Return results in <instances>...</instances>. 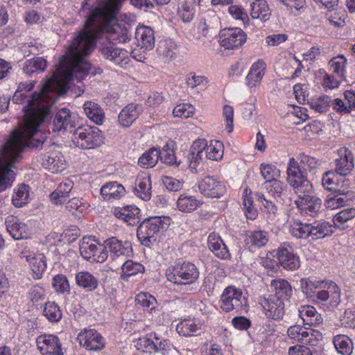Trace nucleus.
<instances>
[{
	"label": "nucleus",
	"mask_w": 355,
	"mask_h": 355,
	"mask_svg": "<svg viewBox=\"0 0 355 355\" xmlns=\"http://www.w3.org/2000/svg\"><path fill=\"white\" fill-rule=\"evenodd\" d=\"M122 0H103L92 10L85 21L84 28L71 41L65 55L64 64L67 61L70 70L67 71V80L71 78L82 80L87 75H95L96 71L85 56L94 49L101 33L107 34L105 40L113 43H125L130 40L129 31L125 24L112 23L120 8Z\"/></svg>",
	"instance_id": "nucleus-1"
},
{
	"label": "nucleus",
	"mask_w": 355,
	"mask_h": 355,
	"mask_svg": "<svg viewBox=\"0 0 355 355\" xmlns=\"http://www.w3.org/2000/svg\"><path fill=\"white\" fill-rule=\"evenodd\" d=\"M69 69L67 61L64 64L62 55L58 71L46 82L40 93L34 92L31 96H28L25 92L17 89L12 96V102L17 104L27 103L23 107L24 123L20 129L12 133L1 150L10 155L12 159H19L25 146L37 148L43 143L37 139V144H35L34 137L37 134L40 125L49 115L53 98L64 86L73 79H66L67 71Z\"/></svg>",
	"instance_id": "nucleus-2"
},
{
	"label": "nucleus",
	"mask_w": 355,
	"mask_h": 355,
	"mask_svg": "<svg viewBox=\"0 0 355 355\" xmlns=\"http://www.w3.org/2000/svg\"><path fill=\"white\" fill-rule=\"evenodd\" d=\"M300 283L302 292L313 301L319 302L330 300L331 303L334 304H338L340 301L339 288L334 282L302 279Z\"/></svg>",
	"instance_id": "nucleus-3"
},
{
	"label": "nucleus",
	"mask_w": 355,
	"mask_h": 355,
	"mask_svg": "<svg viewBox=\"0 0 355 355\" xmlns=\"http://www.w3.org/2000/svg\"><path fill=\"white\" fill-rule=\"evenodd\" d=\"M290 232L297 239H305L311 236L313 239H318L330 236L333 231L331 225L326 221L314 222L312 224L303 223L299 220L291 221Z\"/></svg>",
	"instance_id": "nucleus-4"
},
{
	"label": "nucleus",
	"mask_w": 355,
	"mask_h": 355,
	"mask_svg": "<svg viewBox=\"0 0 355 355\" xmlns=\"http://www.w3.org/2000/svg\"><path fill=\"white\" fill-rule=\"evenodd\" d=\"M73 145L82 149H93L103 143L101 131L95 126H79L72 132Z\"/></svg>",
	"instance_id": "nucleus-5"
},
{
	"label": "nucleus",
	"mask_w": 355,
	"mask_h": 355,
	"mask_svg": "<svg viewBox=\"0 0 355 355\" xmlns=\"http://www.w3.org/2000/svg\"><path fill=\"white\" fill-rule=\"evenodd\" d=\"M286 173L287 182L297 195L309 193L311 190L312 184L307 179L306 171L300 168L299 163L293 157L289 159Z\"/></svg>",
	"instance_id": "nucleus-6"
},
{
	"label": "nucleus",
	"mask_w": 355,
	"mask_h": 355,
	"mask_svg": "<svg viewBox=\"0 0 355 355\" xmlns=\"http://www.w3.org/2000/svg\"><path fill=\"white\" fill-rule=\"evenodd\" d=\"M168 279L177 284H191L197 281L199 271L192 263L183 262L173 266L172 272L167 271Z\"/></svg>",
	"instance_id": "nucleus-7"
},
{
	"label": "nucleus",
	"mask_w": 355,
	"mask_h": 355,
	"mask_svg": "<svg viewBox=\"0 0 355 355\" xmlns=\"http://www.w3.org/2000/svg\"><path fill=\"white\" fill-rule=\"evenodd\" d=\"M220 308L225 312L235 310L238 313L248 306V300L241 290L232 286H228L224 290L220 297Z\"/></svg>",
	"instance_id": "nucleus-8"
},
{
	"label": "nucleus",
	"mask_w": 355,
	"mask_h": 355,
	"mask_svg": "<svg viewBox=\"0 0 355 355\" xmlns=\"http://www.w3.org/2000/svg\"><path fill=\"white\" fill-rule=\"evenodd\" d=\"M167 224L160 217L145 219L137 228V237L143 245H149L151 242L156 241V235Z\"/></svg>",
	"instance_id": "nucleus-9"
},
{
	"label": "nucleus",
	"mask_w": 355,
	"mask_h": 355,
	"mask_svg": "<svg viewBox=\"0 0 355 355\" xmlns=\"http://www.w3.org/2000/svg\"><path fill=\"white\" fill-rule=\"evenodd\" d=\"M104 248L110 251V258L116 265H121L132 254V244L128 241H123L116 237H111L104 242Z\"/></svg>",
	"instance_id": "nucleus-10"
},
{
	"label": "nucleus",
	"mask_w": 355,
	"mask_h": 355,
	"mask_svg": "<svg viewBox=\"0 0 355 355\" xmlns=\"http://www.w3.org/2000/svg\"><path fill=\"white\" fill-rule=\"evenodd\" d=\"M81 256L87 259H92L97 263L104 262L108 257V251L104 246H97L94 242L91 241L90 238L84 237L80 243L79 248Z\"/></svg>",
	"instance_id": "nucleus-11"
},
{
	"label": "nucleus",
	"mask_w": 355,
	"mask_h": 355,
	"mask_svg": "<svg viewBox=\"0 0 355 355\" xmlns=\"http://www.w3.org/2000/svg\"><path fill=\"white\" fill-rule=\"evenodd\" d=\"M298 199L295 203L298 209L302 210L303 214L311 217L315 216L321 209L322 200L313 196V188L309 193L297 194Z\"/></svg>",
	"instance_id": "nucleus-12"
},
{
	"label": "nucleus",
	"mask_w": 355,
	"mask_h": 355,
	"mask_svg": "<svg viewBox=\"0 0 355 355\" xmlns=\"http://www.w3.org/2000/svg\"><path fill=\"white\" fill-rule=\"evenodd\" d=\"M259 304L264 310L266 315L272 320L282 319L285 313V302L277 298V296L261 297Z\"/></svg>",
	"instance_id": "nucleus-13"
},
{
	"label": "nucleus",
	"mask_w": 355,
	"mask_h": 355,
	"mask_svg": "<svg viewBox=\"0 0 355 355\" xmlns=\"http://www.w3.org/2000/svg\"><path fill=\"white\" fill-rule=\"evenodd\" d=\"M36 343L42 355H64L62 343L55 335H40L37 337Z\"/></svg>",
	"instance_id": "nucleus-14"
},
{
	"label": "nucleus",
	"mask_w": 355,
	"mask_h": 355,
	"mask_svg": "<svg viewBox=\"0 0 355 355\" xmlns=\"http://www.w3.org/2000/svg\"><path fill=\"white\" fill-rule=\"evenodd\" d=\"M220 43L226 49H234L241 46L246 41L245 33L239 28L224 29L220 35Z\"/></svg>",
	"instance_id": "nucleus-15"
},
{
	"label": "nucleus",
	"mask_w": 355,
	"mask_h": 355,
	"mask_svg": "<svg viewBox=\"0 0 355 355\" xmlns=\"http://www.w3.org/2000/svg\"><path fill=\"white\" fill-rule=\"evenodd\" d=\"M17 161L10 155L0 151V191L5 190L14 180L15 173L11 168Z\"/></svg>",
	"instance_id": "nucleus-16"
},
{
	"label": "nucleus",
	"mask_w": 355,
	"mask_h": 355,
	"mask_svg": "<svg viewBox=\"0 0 355 355\" xmlns=\"http://www.w3.org/2000/svg\"><path fill=\"white\" fill-rule=\"evenodd\" d=\"M354 202L355 192L349 190L348 187H345L329 194L324 202V205L328 209H335Z\"/></svg>",
	"instance_id": "nucleus-17"
},
{
	"label": "nucleus",
	"mask_w": 355,
	"mask_h": 355,
	"mask_svg": "<svg viewBox=\"0 0 355 355\" xmlns=\"http://www.w3.org/2000/svg\"><path fill=\"white\" fill-rule=\"evenodd\" d=\"M80 346L87 350H101L105 347L103 336L95 329H84L77 337Z\"/></svg>",
	"instance_id": "nucleus-18"
},
{
	"label": "nucleus",
	"mask_w": 355,
	"mask_h": 355,
	"mask_svg": "<svg viewBox=\"0 0 355 355\" xmlns=\"http://www.w3.org/2000/svg\"><path fill=\"white\" fill-rule=\"evenodd\" d=\"M100 52L104 59L115 64H121L128 58V51L118 48L116 44L109 40L103 39L101 42Z\"/></svg>",
	"instance_id": "nucleus-19"
},
{
	"label": "nucleus",
	"mask_w": 355,
	"mask_h": 355,
	"mask_svg": "<svg viewBox=\"0 0 355 355\" xmlns=\"http://www.w3.org/2000/svg\"><path fill=\"white\" fill-rule=\"evenodd\" d=\"M75 127V121L71 115V112L67 108L59 110L53 120L49 124V128L54 132L70 131L73 132Z\"/></svg>",
	"instance_id": "nucleus-20"
},
{
	"label": "nucleus",
	"mask_w": 355,
	"mask_h": 355,
	"mask_svg": "<svg viewBox=\"0 0 355 355\" xmlns=\"http://www.w3.org/2000/svg\"><path fill=\"white\" fill-rule=\"evenodd\" d=\"M334 171L340 176L345 178L353 170L354 156L352 152L346 148H341L338 150V157L335 159Z\"/></svg>",
	"instance_id": "nucleus-21"
},
{
	"label": "nucleus",
	"mask_w": 355,
	"mask_h": 355,
	"mask_svg": "<svg viewBox=\"0 0 355 355\" xmlns=\"http://www.w3.org/2000/svg\"><path fill=\"white\" fill-rule=\"evenodd\" d=\"M198 188L202 194L209 198H220L225 193L224 185L211 176L205 177L198 183Z\"/></svg>",
	"instance_id": "nucleus-22"
},
{
	"label": "nucleus",
	"mask_w": 355,
	"mask_h": 355,
	"mask_svg": "<svg viewBox=\"0 0 355 355\" xmlns=\"http://www.w3.org/2000/svg\"><path fill=\"white\" fill-rule=\"evenodd\" d=\"M42 165L53 173L62 171L66 167L63 155L55 149L49 150L42 158Z\"/></svg>",
	"instance_id": "nucleus-23"
},
{
	"label": "nucleus",
	"mask_w": 355,
	"mask_h": 355,
	"mask_svg": "<svg viewBox=\"0 0 355 355\" xmlns=\"http://www.w3.org/2000/svg\"><path fill=\"white\" fill-rule=\"evenodd\" d=\"M207 144V141L205 139H198L193 143L188 155L189 166L191 169L197 170L198 166L203 160Z\"/></svg>",
	"instance_id": "nucleus-24"
},
{
	"label": "nucleus",
	"mask_w": 355,
	"mask_h": 355,
	"mask_svg": "<svg viewBox=\"0 0 355 355\" xmlns=\"http://www.w3.org/2000/svg\"><path fill=\"white\" fill-rule=\"evenodd\" d=\"M135 194L141 199L148 201L151 198L152 187L150 176L146 173H139L135 182Z\"/></svg>",
	"instance_id": "nucleus-25"
},
{
	"label": "nucleus",
	"mask_w": 355,
	"mask_h": 355,
	"mask_svg": "<svg viewBox=\"0 0 355 355\" xmlns=\"http://www.w3.org/2000/svg\"><path fill=\"white\" fill-rule=\"evenodd\" d=\"M335 171H328L325 172L322 178V184L323 187L328 191L335 192L337 189H342L345 187L349 188V180L342 176L338 178Z\"/></svg>",
	"instance_id": "nucleus-26"
},
{
	"label": "nucleus",
	"mask_w": 355,
	"mask_h": 355,
	"mask_svg": "<svg viewBox=\"0 0 355 355\" xmlns=\"http://www.w3.org/2000/svg\"><path fill=\"white\" fill-rule=\"evenodd\" d=\"M114 214L128 225H136L140 221V209L134 205L115 208Z\"/></svg>",
	"instance_id": "nucleus-27"
},
{
	"label": "nucleus",
	"mask_w": 355,
	"mask_h": 355,
	"mask_svg": "<svg viewBox=\"0 0 355 355\" xmlns=\"http://www.w3.org/2000/svg\"><path fill=\"white\" fill-rule=\"evenodd\" d=\"M137 44L144 50H151L155 46L154 31L148 26H139L135 31Z\"/></svg>",
	"instance_id": "nucleus-28"
},
{
	"label": "nucleus",
	"mask_w": 355,
	"mask_h": 355,
	"mask_svg": "<svg viewBox=\"0 0 355 355\" xmlns=\"http://www.w3.org/2000/svg\"><path fill=\"white\" fill-rule=\"evenodd\" d=\"M209 249L218 258L227 259L231 254L220 236L215 232L209 234L207 239Z\"/></svg>",
	"instance_id": "nucleus-29"
},
{
	"label": "nucleus",
	"mask_w": 355,
	"mask_h": 355,
	"mask_svg": "<svg viewBox=\"0 0 355 355\" xmlns=\"http://www.w3.org/2000/svg\"><path fill=\"white\" fill-rule=\"evenodd\" d=\"M8 232L15 240L27 239L29 237V230L26 224L19 222L17 218L8 217L6 220Z\"/></svg>",
	"instance_id": "nucleus-30"
},
{
	"label": "nucleus",
	"mask_w": 355,
	"mask_h": 355,
	"mask_svg": "<svg viewBox=\"0 0 355 355\" xmlns=\"http://www.w3.org/2000/svg\"><path fill=\"white\" fill-rule=\"evenodd\" d=\"M277 256L280 265L286 270H295L300 266L299 257L291 249L281 247L278 249Z\"/></svg>",
	"instance_id": "nucleus-31"
},
{
	"label": "nucleus",
	"mask_w": 355,
	"mask_h": 355,
	"mask_svg": "<svg viewBox=\"0 0 355 355\" xmlns=\"http://www.w3.org/2000/svg\"><path fill=\"white\" fill-rule=\"evenodd\" d=\"M141 112V107L133 103L126 105L119 113L118 119L119 123L123 127H130L138 118Z\"/></svg>",
	"instance_id": "nucleus-32"
},
{
	"label": "nucleus",
	"mask_w": 355,
	"mask_h": 355,
	"mask_svg": "<svg viewBox=\"0 0 355 355\" xmlns=\"http://www.w3.org/2000/svg\"><path fill=\"white\" fill-rule=\"evenodd\" d=\"M266 63L262 60H258L254 63L246 76V84L250 89L254 88L259 85L265 74Z\"/></svg>",
	"instance_id": "nucleus-33"
},
{
	"label": "nucleus",
	"mask_w": 355,
	"mask_h": 355,
	"mask_svg": "<svg viewBox=\"0 0 355 355\" xmlns=\"http://www.w3.org/2000/svg\"><path fill=\"white\" fill-rule=\"evenodd\" d=\"M73 183L70 180H65L61 182L56 190L50 196L51 200L55 205H61L64 203L69 197V193L71 191Z\"/></svg>",
	"instance_id": "nucleus-34"
},
{
	"label": "nucleus",
	"mask_w": 355,
	"mask_h": 355,
	"mask_svg": "<svg viewBox=\"0 0 355 355\" xmlns=\"http://www.w3.org/2000/svg\"><path fill=\"white\" fill-rule=\"evenodd\" d=\"M299 316L304 324L315 326L320 324L322 318L312 306H303L299 309Z\"/></svg>",
	"instance_id": "nucleus-35"
},
{
	"label": "nucleus",
	"mask_w": 355,
	"mask_h": 355,
	"mask_svg": "<svg viewBox=\"0 0 355 355\" xmlns=\"http://www.w3.org/2000/svg\"><path fill=\"white\" fill-rule=\"evenodd\" d=\"M83 108L87 116L96 125H101L105 119L103 109L97 103L92 101H87L83 105Z\"/></svg>",
	"instance_id": "nucleus-36"
},
{
	"label": "nucleus",
	"mask_w": 355,
	"mask_h": 355,
	"mask_svg": "<svg viewBox=\"0 0 355 355\" xmlns=\"http://www.w3.org/2000/svg\"><path fill=\"white\" fill-rule=\"evenodd\" d=\"M125 193L124 187L116 182H110L101 187V193L106 200L119 199Z\"/></svg>",
	"instance_id": "nucleus-37"
},
{
	"label": "nucleus",
	"mask_w": 355,
	"mask_h": 355,
	"mask_svg": "<svg viewBox=\"0 0 355 355\" xmlns=\"http://www.w3.org/2000/svg\"><path fill=\"white\" fill-rule=\"evenodd\" d=\"M271 286L273 288L275 293L271 296H277L278 299L287 302L291 296L292 289L289 283L284 279L272 280Z\"/></svg>",
	"instance_id": "nucleus-38"
},
{
	"label": "nucleus",
	"mask_w": 355,
	"mask_h": 355,
	"mask_svg": "<svg viewBox=\"0 0 355 355\" xmlns=\"http://www.w3.org/2000/svg\"><path fill=\"white\" fill-rule=\"evenodd\" d=\"M202 324L194 320H184L177 325V331L180 335L191 336L200 334Z\"/></svg>",
	"instance_id": "nucleus-39"
},
{
	"label": "nucleus",
	"mask_w": 355,
	"mask_h": 355,
	"mask_svg": "<svg viewBox=\"0 0 355 355\" xmlns=\"http://www.w3.org/2000/svg\"><path fill=\"white\" fill-rule=\"evenodd\" d=\"M76 280L79 286L88 291L96 289L98 284L97 279L87 271L77 273Z\"/></svg>",
	"instance_id": "nucleus-40"
},
{
	"label": "nucleus",
	"mask_w": 355,
	"mask_h": 355,
	"mask_svg": "<svg viewBox=\"0 0 355 355\" xmlns=\"http://www.w3.org/2000/svg\"><path fill=\"white\" fill-rule=\"evenodd\" d=\"M251 16L253 19L266 21L268 19L270 11L265 0H256L250 4Z\"/></svg>",
	"instance_id": "nucleus-41"
},
{
	"label": "nucleus",
	"mask_w": 355,
	"mask_h": 355,
	"mask_svg": "<svg viewBox=\"0 0 355 355\" xmlns=\"http://www.w3.org/2000/svg\"><path fill=\"white\" fill-rule=\"evenodd\" d=\"M334 345L338 353L342 355H351L352 353V341L345 335L336 336L334 338Z\"/></svg>",
	"instance_id": "nucleus-42"
},
{
	"label": "nucleus",
	"mask_w": 355,
	"mask_h": 355,
	"mask_svg": "<svg viewBox=\"0 0 355 355\" xmlns=\"http://www.w3.org/2000/svg\"><path fill=\"white\" fill-rule=\"evenodd\" d=\"M223 144L218 140H211L207 142L205 157L210 160H219L223 155Z\"/></svg>",
	"instance_id": "nucleus-43"
},
{
	"label": "nucleus",
	"mask_w": 355,
	"mask_h": 355,
	"mask_svg": "<svg viewBox=\"0 0 355 355\" xmlns=\"http://www.w3.org/2000/svg\"><path fill=\"white\" fill-rule=\"evenodd\" d=\"M200 204V201L197 200L195 197L186 194L181 195L177 201L178 209L184 212H190L196 209Z\"/></svg>",
	"instance_id": "nucleus-44"
},
{
	"label": "nucleus",
	"mask_w": 355,
	"mask_h": 355,
	"mask_svg": "<svg viewBox=\"0 0 355 355\" xmlns=\"http://www.w3.org/2000/svg\"><path fill=\"white\" fill-rule=\"evenodd\" d=\"M47 67L46 61L40 57L34 58L26 61L23 70L28 75L35 72L44 71Z\"/></svg>",
	"instance_id": "nucleus-45"
},
{
	"label": "nucleus",
	"mask_w": 355,
	"mask_h": 355,
	"mask_svg": "<svg viewBox=\"0 0 355 355\" xmlns=\"http://www.w3.org/2000/svg\"><path fill=\"white\" fill-rule=\"evenodd\" d=\"M159 159V150L151 148L145 152L138 160V164L146 168L153 167Z\"/></svg>",
	"instance_id": "nucleus-46"
},
{
	"label": "nucleus",
	"mask_w": 355,
	"mask_h": 355,
	"mask_svg": "<svg viewBox=\"0 0 355 355\" xmlns=\"http://www.w3.org/2000/svg\"><path fill=\"white\" fill-rule=\"evenodd\" d=\"M89 205L83 199L73 198L66 205L67 209L76 216H80L87 212Z\"/></svg>",
	"instance_id": "nucleus-47"
},
{
	"label": "nucleus",
	"mask_w": 355,
	"mask_h": 355,
	"mask_svg": "<svg viewBox=\"0 0 355 355\" xmlns=\"http://www.w3.org/2000/svg\"><path fill=\"white\" fill-rule=\"evenodd\" d=\"M264 187L268 195L275 199H282L286 192V185L278 180L265 184Z\"/></svg>",
	"instance_id": "nucleus-48"
},
{
	"label": "nucleus",
	"mask_w": 355,
	"mask_h": 355,
	"mask_svg": "<svg viewBox=\"0 0 355 355\" xmlns=\"http://www.w3.org/2000/svg\"><path fill=\"white\" fill-rule=\"evenodd\" d=\"M43 314L51 322L60 321L62 315L60 307L53 302H49L45 304Z\"/></svg>",
	"instance_id": "nucleus-49"
},
{
	"label": "nucleus",
	"mask_w": 355,
	"mask_h": 355,
	"mask_svg": "<svg viewBox=\"0 0 355 355\" xmlns=\"http://www.w3.org/2000/svg\"><path fill=\"white\" fill-rule=\"evenodd\" d=\"M260 170L262 177L266 180L265 184L277 180L281 176V171L272 164H261Z\"/></svg>",
	"instance_id": "nucleus-50"
},
{
	"label": "nucleus",
	"mask_w": 355,
	"mask_h": 355,
	"mask_svg": "<svg viewBox=\"0 0 355 355\" xmlns=\"http://www.w3.org/2000/svg\"><path fill=\"white\" fill-rule=\"evenodd\" d=\"M322 338L323 336L320 331L307 328L302 343L307 344L311 347H317L318 349H320L322 347Z\"/></svg>",
	"instance_id": "nucleus-51"
},
{
	"label": "nucleus",
	"mask_w": 355,
	"mask_h": 355,
	"mask_svg": "<svg viewBox=\"0 0 355 355\" xmlns=\"http://www.w3.org/2000/svg\"><path fill=\"white\" fill-rule=\"evenodd\" d=\"M121 270L122 276L129 277L138 273L144 272V267L138 262H134L132 260H125L121 266Z\"/></svg>",
	"instance_id": "nucleus-52"
},
{
	"label": "nucleus",
	"mask_w": 355,
	"mask_h": 355,
	"mask_svg": "<svg viewBox=\"0 0 355 355\" xmlns=\"http://www.w3.org/2000/svg\"><path fill=\"white\" fill-rule=\"evenodd\" d=\"M33 272V277L35 279H40L42 277L43 272L46 268L45 257L43 254H38L35 258H33V262L30 266Z\"/></svg>",
	"instance_id": "nucleus-53"
},
{
	"label": "nucleus",
	"mask_w": 355,
	"mask_h": 355,
	"mask_svg": "<svg viewBox=\"0 0 355 355\" xmlns=\"http://www.w3.org/2000/svg\"><path fill=\"white\" fill-rule=\"evenodd\" d=\"M29 187L26 184L20 185L12 197V203L17 207L27 204L29 198Z\"/></svg>",
	"instance_id": "nucleus-54"
},
{
	"label": "nucleus",
	"mask_w": 355,
	"mask_h": 355,
	"mask_svg": "<svg viewBox=\"0 0 355 355\" xmlns=\"http://www.w3.org/2000/svg\"><path fill=\"white\" fill-rule=\"evenodd\" d=\"M250 242L256 248H262L266 245L269 239L268 232L263 230H254L249 235Z\"/></svg>",
	"instance_id": "nucleus-55"
},
{
	"label": "nucleus",
	"mask_w": 355,
	"mask_h": 355,
	"mask_svg": "<svg viewBox=\"0 0 355 355\" xmlns=\"http://www.w3.org/2000/svg\"><path fill=\"white\" fill-rule=\"evenodd\" d=\"M346 62V58L343 55H339L337 57L333 58L329 61V64L336 76L339 78H343L344 76Z\"/></svg>",
	"instance_id": "nucleus-56"
},
{
	"label": "nucleus",
	"mask_w": 355,
	"mask_h": 355,
	"mask_svg": "<svg viewBox=\"0 0 355 355\" xmlns=\"http://www.w3.org/2000/svg\"><path fill=\"white\" fill-rule=\"evenodd\" d=\"M331 100L328 96H323L310 102V107L318 113H324L329 110Z\"/></svg>",
	"instance_id": "nucleus-57"
},
{
	"label": "nucleus",
	"mask_w": 355,
	"mask_h": 355,
	"mask_svg": "<svg viewBox=\"0 0 355 355\" xmlns=\"http://www.w3.org/2000/svg\"><path fill=\"white\" fill-rule=\"evenodd\" d=\"M136 347L138 350L146 353L155 352L154 335L150 334L149 336L139 338L136 343Z\"/></svg>",
	"instance_id": "nucleus-58"
},
{
	"label": "nucleus",
	"mask_w": 355,
	"mask_h": 355,
	"mask_svg": "<svg viewBox=\"0 0 355 355\" xmlns=\"http://www.w3.org/2000/svg\"><path fill=\"white\" fill-rule=\"evenodd\" d=\"M195 107L189 103H181L176 105L173 110L175 117L187 119L191 117L195 113Z\"/></svg>",
	"instance_id": "nucleus-59"
},
{
	"label": "nucleus",
	"mask_w": 355,
	"mask_h": 355,
	"mask_svg": "<svg viewBox=\"0 0 355 355\" xmlns=\"http://www.w3.org/2000/svg\"><path fill=\"white\" fill-rule=\"evenodd\" d=\"M159 159L164 164L172 165L174 164H180L176 161V157L173 153L172 145L167 143L162 150H159Z\"/></svg>",
	"instance_id": "nucleus-60"
},
{
	"label": "nucleus",
	"mask_w": 355,
	"mask_h": 355,
	"mask_svg": "<svg viewBox=\"0 0 355 355\" xmlns=\"http://www.w3.org/2000/svg\"><path fill=\"white\" fill-rule=\"evenodd\" d=\"M194 8L190 2H182L178 8V15L184 22L191 21L194 17Z\"/></svg>",
	"instance_id": "nucleus-61"
},
{
	"label": "nucleus",
	"mask_w": 355,
	"mask_h": 355,
	"mask_svg": "<svg viewBox=\"0 0 355 355\" xmlns=\"http://www.w3.org/2000/svg\"><path fill=\"white\" fill-rule=\"evenodd\" d=\"M257 200L263 207L264 211H266L269 216H275L277 211V207L274 201L270 200L265 197L263 193H257L256 194Z\"/></svg>",
	"instance_id": "nucleus-62"
},
{
	"label": "nucleus",
	"mask_w": 355,
	"mask_h": 355,
	"mask_svg": "<svg viewBox=\"0 0 355 355\" xmlns=\"http://www.w3.org/2000/svg\"><path fill=\"white\" fill-rule=\"evenodd\" d=\"M355 217V209L347 208L336 214L333 218L336 225H342Z\"/></svg>",
	"instance_id": "nucleus-63"
},
{
	"label": "nucleus",
	"mask_w": 355,
	"mask_h": 355,
	"mask_svg": "<svg viewBox=\"0 0 355 355\" xmlns=\"http://www.w3.org/2000/svg\"><path fill=\"white\" fill-rule=\"evenodd\" d=\"M243 205L247 218L254 220L257 216V211L254 206L252 197L247 193L243 196Z\"/></svg>",
	"instance_id": "nucleus-64"
}]
</instances>
